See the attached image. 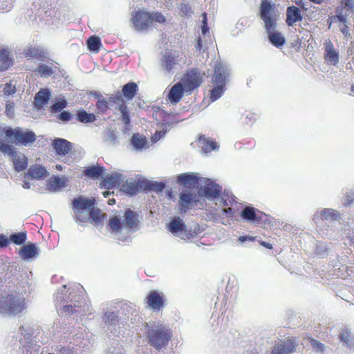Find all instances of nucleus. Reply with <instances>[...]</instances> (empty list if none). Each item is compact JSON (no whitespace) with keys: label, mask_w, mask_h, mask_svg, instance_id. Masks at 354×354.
Listing matches in <instances>:
<instances>
[{"label":"nucleus","mask_w":354,"mask_h":354,"mask_svg":"<svg viewBox=\"0 0 354 354\" xmlns=\"http://www.w3.org/2000/svg\"><path fill=\"white\" fill-rule=\"evenodd\" d=\"M133 97V82H129L123 86L122 92H117L115 95L109 96L106 100L100 102L102 106L109 109L118 110L122 113V121L125 124L123 133L121 137L122 142L124 144L129 142V145H133V132L129 127L130 117L127 110L126 101Z\"/></svg>","instance_id":"obj_1"},{"label":"nucleus","mask_w":354,"mask_h":354,"mask_svg":"<svg viewBox=\"0 0 354 354\" xmlns=\"http://www.w3.org/2000/svg\"><path fill=\"white\" fill-rule=\"evenodd\" d=\"M148 344L156 351L165 348L172 340L174 333L171 328L162 322L146 324Z\"/></svg>","instance_id":"obj_2"},{"label":"nucleus","mask_w":354,"mask_h":354,"mask_svg":"<svg viewBox=\"0 0 354 354\" xmlns=\"http://www.w3.org/2000/svg\"><path fill=\"white\" fill-rule=\"evenodd\" d=\"M63 290L61 292H57L55 295V300L57 302H66V304L64 305L61 309V313L66 315H72L76 313H81V306L80 304V296L84 292V288L80 284H73V287L71 286H69L68 290L70 292L68 295L66 294L65 290L66 289V286L64 285L62 286Z\"/></svg>","instance_id":"obj_3"},{"label":"nucleus","mask_w":354,"mask_h":354,"mask_svg":"<svg viewBox=\"0 0 354 354\" xmlns=\"http://www.w3.org/2000/svg\"><path fill=\"white\" fill-rule=\"evenodd\" d=\"M25 299L15 293L0 292V313L12 317L22 313L26 308Z\"/></svg>","instance_id":"obj_4"},{"label":"nucleus","mask_w":354,"mask_h":354,"mask_svg":"<svg viewBox=\"0 0 354 354\" xmlns=\"http://www.w3.org/2000/svg\"><path fill=\"white\" fill-rule=\"evenodd\" d=\"M109 227L112 232L116 234L129 236L133 228V211L129 209L122 214L111 216L109 221Z\"/></svg>","instance_id":"obj_5"},{"label":"nucleus","mask_w":354,"mask_h":354,"mask_svg":"<svg viewBox=\"0 0 354 354\" xmlns=\"http://www.w3.org/2000/svg\"><path fill=\"white\" fill-rule=\"evenodd\" d=\"M227 73L224 66L217 64L214 67V73L212 76L214 88L210 91L209 97L212 102L218 100L223 93L226 84Z\"/></svg>","instance_id":"obj_6"},{"label":"nucleus","mask_w":354,"mask_h":354,"mask_svg":"<svg viewBox=\"0 0 354 354\" xmlns=\"http://www.w3.org/2000/svg\"><path fill=\"white\" fill-rule=\"evenodd\" d=\"M165 21V16L160 12H148L138 11L134 15V26L140 30L148 28L154 22L163 24Z\"/></svg>","instance_id":"obj_7"},{"label":"nucleus","mask_w":354,"mask_h":354,"mask_svg":"<svg viewBox=\"0 0 354 354\" xmlns=\"http://www.w3.org/2000/svg\"><path fill=\"white\" fill-rule=\"evenodd\" d=\"M204 73H201L198 68L188 69L182 79L183 84L187 91H192L198 88L203 82Z\"/></svg>","instance_id":"obj_8"},{"label":"nucleus","mask_w":354,"mask_h":354,"mask_svg":"<svg viewBox=\"0 0 354 354\" xmlns=\"http://www.w3.org/2000/svg\"><path fill=\"white\" fill-rule=\"evenodd\" d=\"M273 6L268 0H263L260 7V17L265 23L267 32L274 30L276 27V19L273 16Z\"/></svg>","instance_id":"obj_9"},{"label":"nucleus","mask_w":354,"mask_h":354,"mask_svg":"<svg viewBox=\"0 0 354 354\" xmlns=\"http://www.w3.org/2000/svg\"><path fill=\"white\" fill-rule=\"evenodd\" d=\"M147 303L153 311L159 312L166 306V297L162 292L153 290L148 294Z\"/></svg>","instance_id":"obj_10"},{"label":"nucleus","mask_w":354,"mask_h":354,"mask_svg":"<svg viewBox=\"0 0 354 354\" xmlns=\"http://www.w3.org/2000/svg\"><path fill=\"white\" fill-rule=\"evenodd\" d=\"M102 322L104 324L106 330L109 333L116 335L117 326L119 323L118 314L114 311H105L102 317Z\"/></svg>","instance_id":"obj_11"},{"label":"nucleus","mask_w":354,"mask_h":354,"mask_svg":"<svg viewBox=\"0 0 354 354\" xmlns=\"http://www.w3.org/2000/svg\"><path fill=\"white\" fill-rule=\"evenodd\" d=\"M198 201L196 196L189 192H183L179 196V212L181 214H185L187 211L197 204Z\"/></svg>","instance_id":"obj_12"},{"label":"nucleus","mask_w":354,"mask_h":354,"mask_svg":"<svg viewBox=\"0 0 354 354\" xmlns=\"http://www.w3.org/2000/svg\"><path fill=\"white\" fill-rule=\"evenodd\" d=\"M241 217L246 221L257 223H261L268 220L267 214L261 212L256 213L255 209L251 207H247L243 209L241 212Z\"/></svg>","instance_id":"obj_13"},{"label":"nucleus","mask_w":354,"mask_h":354,"mask_svg":"<svg viewBox=\"0 0 354 354\" xmlns=\"http://www.w3.org/2000/svg\"><path fill=\"white\" fill-rule=\"evenodd\" d=\"M21 334L23 335V339H20L21 344L24 347H28V349L26 351V354H32V351H35L38 353L39 346L35 344L32 339V335L29 332V329L25 326H21L19 328Z\"/></svg>","instance_id":"obj_14"},{"label":"nucleus","mask_w":354,"mask_h":354,"mask_svg":"<svg viewBox=\"0 0 354 354\" xmlns=\"http://www.w3.org/2000/svg\"><path fill=\"white\" fill-rule=\"evenodd\" d=\"M179 54L176 51L168 50L162 56L161 59L162 66L167 71L170 72L178 64Z\"/></svg>","instance_id":"obj_15"},{"label":"nucleus","mask_w":354,"mask_h":354,"mask_svg":"<svg viewBox=\"0 0 354 354\" xmlns=\"http://www.w3.org/2000/svg\"><path fill=\"white\" fill-rule=\"evenodd\" d=\"M324 59L332 65L336 66L339 63V53L334 48L333 44L330 39L324 43Z\"/></svg>","instance_id":"obj_16"},{"label":"nucleus","mask_w":354,"mask_h":354,"mask_svg":"<svg viewBox=\"0 0 354 354\" xmlns=\"http://www.w3.org/2000/svg\"><path fill=\"white\" fill-rule=\"evenodd\" d=\"M297 344L291 339H286L277 344L272 351V354H288L294 352L296 349Z\"/></svg>","instance_id":"obj_17"},{"label":"nucleus","mask_w":354,"mask_h":354,"mask_svg":"<svg viewBox=\"0 0 354 354\" xmlns=\"http://www.w3.org/2000/svg\"><path fill=\"white\" fill-rule=\"evenodd\" d=\"M201 191L202 194L207 198L213 199L220 196L222 192V187L218 184L208 180L205 183Z\"/></svg>","instance_id":"obj_18"},{"label":"nucleus","mask_w":354,"mask_h":354,"mask_svg":"<svg viewBox=\"0 0 354 354\" xmlns=\"http://www.w3.org/2000/svg\"><path fill=\"white\" fill-rule=\"evenodd\" d=\"M102 181L100 183L102 187L111 189L116 185H119L122 181V175L118 173H104L102 176Z\"/></svg>","instance_id":"obj_19"},{"label":"nucleus","mask_w":354,"mask_h":354,"mask_svg":"<svg viewBox=\"0 0 354 354\" xmlns=\"http://www.w3.org/2000/svg\"><path fill=\"white\" fill-rule=\"evenodd\" d=\"M301 20L302 16L299 8L295 6L287 8L286 22L288 26H292L295 23Z\"/></svg>","instance_id":"obj_20"},{"label":"nucleus","mask_w":354,"mask_h":354,"mask_svg":"<svg viewBox=\"0 0 354 354\" xmlns=\"http://www.w3.org/2000/svg\"><path fill=\"white\" fill-rule=\"evenodd\" d=\"M27 175L32 179L41 180L48 176L49 172L43 165L36 164L29 167Z\"/></svg>","instance_id":"obj_21"},{"label":"nucleus","mask_w":354,"mask_h":354,"mask_svg":"<svg viewBox=\"0 0 354 354\" xmlns=\"http://www.w3.org/2000/svg\"><path fill=\"white\" fill-rule=\"evenodd\" d=\"M73 205L74 211H89L93 208L95 201L93 199L78 197L73 200Z\"/></svg>","instance_id":"obj_22"},{"label":"nucleus","mask_w":354,"mask_h":354,"mask_svg":"<svg viewBox=\"0 0 354 354\" xmlns=\"http://www.w3.org/2000/svg\"><path fill=\"white\" fill-rule=\"evenodd\" d=\"M184 87L182 83L178 82L171 88L168 99L172 104H176L181 100L185 91Z\"/></svg>","instance_id":"obj_23"},{"label":"nucleus","mask_w":354,"mask_h":354,"mask_svg":"<svg viewBox=\"0 0 354 354\" xmlns=\"http://www.w3.org/2000/svg\"><path fill=\"white\" fill-rule=\"evenodd\" d=\"M53 147L59 156H65L71 149V143L63 138H56L53 142Z\"/></svg>","instance_id":"obj_24"},{"label":"nucleus","mask_w":354,"mask_h":354,"mask_svg":"<svg viewBox=\"0 0 354 354\" xmlns=\"http://www.w3.org/2000/svg\"><path fill=\"white\" fill-rule=\"evenodd\" d=\"M66 186V179L65 177L54 176L48 180L46 189L50 192H57Z\"/></svg>","instance_id":"obj_25"},{"label":"nucleus","mask_w":354,"mask_h":354,"mask_svg":"<svg viewBox=\"0 0 354 354\" xmlns=\"http://www.w3.org/2000/svg\"><path fill=\"white\" fill-rule=\"evenodd\" d=\"M50 97V92L48 88H41L35 95L34 103L37 108L41 109L48 103Z\"/></svg>","instance_id":"obj_26"},{"label":"nucleus","mask_w":354,"mask_h":354,"mask_svg":"<svg viewBox=\"0 0 354 354\" xmlns=\"http://www.w3.org/2000/svg\"><path fill=\"white\" fill-rule=\"evenodd\" d=\"M19 255L23 259H30L38 256L37 248L33 243L24 245L19 250Z\"/></svg>","instance_id":"obj_27"},{"label":"nucleus","mask_w":354,"mask_h":354,"mask_svg":"<svg viewBox=\"0 0 354 354\" xmlns=\"http://www.w3.org/2000/svg\"><path fill=\"white\" fill-rule=\"evenodd\" d=\"M198 182L197 178L192 174H182L178 176V183L185 187H194Z\"/></svg>","instance_id":"obj_28"},{"label":"nucleus","mask_w":354,"mask_h":354,"mask_svg":"<svg viewBox=\"0 0 354 354\" xmlns=\"http://www.w3.org/2000/svg\"><path fill=\"white\" fill-rule=\"evenodd\" d=\"M185 228V224L180 217L174 218L168 225V230L173 234L183 232Z\"/></svg>","instance_id":"obj_29"},{"label":"nucleus","mask_w":354,"mask_h":354,"mask_svg":"<svg viewBox=\"0 0 354 354\" xmlns=\"http://www.w3.org/2000/svg\"><path fill=\"white\" fill-rule=\"evenodd\" d=\"M12 157L13 158L15 168L17 171H21L26 168L27 158L24 155L19 156L17 152L15 156Z\"/></svg>","instance_id":"obj_30"},{"label":"nucleus","mask_w":354,"mask_h":354,"mask_svg":"<svg viewBox=\"0 0 354 354\" xmlns=\"http://www.w3.org/2000/svg\"><path fill=\"white\" fill-rule=\"evenodd\" d=\"M104 167L98 166H92L86 168L84 171V174L86 176L91 178H96L103 176Z\"/></svg>","instance_id":"obj_31"},{"label":"nucleus","mask_w":354,"mask_h":354,"mask_svg":"<svg viewBox=\"0 0 354 354\" xmlns=\"http://www.w3.org/2000/svg\"><path fill=\"white\" fill-rule=\"evenodd\" d=\"M272 31L268 32L270 41L277 48L282 46L285 44V38L280 32Z\"/></svg>","instance_id":"obj_32"},{"label":"nucleus","mask_w":354,"mask_h":354,"mask_svg":"<svg viewBox=\"0 0 354 354\" xmlns=\"http://www.w3.org/2000/svg\"><path fill=\"white\" fill-rule=\"evenodd\" d=\"M149 147V144L146 137L134 134V149L142 151L148 149Z\"/></svg>","instance_id":"obj_33"},{"label":"nucleus","mask_w":354,"mask_h":354,"mask_svg":"<svg viewBox=\"0 0 354 354\" xmlns=\"http://www.w3.org/2000/svg\"><path fill=\"white\" fill-rule=\"evenodd\" d=\"M76 115L77 120L82 123H90L96 120L95 115L93 113H87L83 109L78 111Z\"/></svg>","instance_id":"obj_34"},{"label":"nucleus","mask_w":354,"mask_h":354,"mask_svg":"<svg viewBox=\"0 0 354 354\" xmlns=\"http://www.w3.org/2000/svg\"><path fill=\"white\" fill-rule=\"evenodd\" d=\"M151 181L145 178H137L134 180V194L136 191H149Z\"/></svg>","instance_id":"obj_35"},{"label":"nucleus","mask_w":354,"mask_h":354,"mask_svg":"<svg viewBox=\"0 0 354 354\" xmlns=\"http://www.w3.org/2000/svg\"><path fill=\"white\" fill-rule=\"evenodd\" d=\"M103 139L104 142L111 145H116L118 142V137L114 130L108 129L103 133Z\"/></svg>","instance_id":"obj_36"},{"label":"nucleus","mask_w":354,"mask_h":354,"mask_svg":"<svg viewBox=\"0 0 354 354\" xmlns=\"http://www.w3.org/2000/svg\"><path fill=\"white\" fill-rule=\"evenodd\" d=\"M74 218L80 223H84L90 221L89 211H74Z\"/></svg>","instance_id":"obj_37"},{"label":"nucleus","mask_w":354,"mask_h":354,"mask_svg":"<svg viewBox=\"0 0 354 354\" xmlns=\"http://www.w3.org/2000/svg\"><path fill=\"white\" fill-rule=\"evenodd\" d=\"M88 48L92 51L97 52L101 45L100 39L96 36L89 37L86 41Z\"/></svg>","instance_id":"obj_38"},{"label":"nucleus","mask_w":354,"mask_h":354,"mask_svg":"<svg viewBox=\"0 0 354 354\" xmlns=\"http://www.w3.org/2000/svg\"><path fill=\"white\" fill-rule=\"evenodd\" d=\"M89 216L91 223L96 225L101 224V218L103 214H101L100 209L93 208L89 210Z\"/></svg>","instance_id":"obj_39"},{"label":"nucleus","mask_w":354,"mask_h":354,"mask_svg":"<svg viewBox=\"0 0 354 354\" xmlns=\"http://www.w3.org/2000/svg\"><path fill=\"white\" fill-rule=\"evenodd\" d=\"M321 215L326 220H337L340 218L339 212L331 209H324L322 211Z\"/></svg>","instance_id":"obj_40"},{"label":"nucleus","mask_w":354,"mask_h":354,"mask_svg":"<svg viewBox=\"0 0 354 354\" xmlns=\"http://www.w3.org/2000/svg\"><path fill=\"white\" fill-rule=\"evenodd\" d=\"M24 55L26 58L38 57L41 55V51L37 47L28 46L24 49Z\"/></svg>","instance_id":"obj_41"},{"label":"nucleus","mask_w":354,"mask_h":354,"mask_svg":"<svg viewBox=\"0 0 354 354\" xmlns=\"http://www.w3.org/2000/svg\"><path fill=\"white\" fill-rule=\"evenodd\" d=\"M26 232H19L12 234L10 236V241L17 245H21L26 241Z\"/></svg>","instance_id":"obj_42"},{"label":"nucleus","mask_w":354,"mask_h":354,"mask_svg":"<svg viewBox=\"0 0 354 354\" xmlns=\"http://www.w3.org/2000/svg\"><path fill=\"white\" fill-rule=\"evenodd\" d=\"M67 105V102L64 98H60L57 100L51 106L50 111L52 113H57L61 111Z\"/></svg>","instance_id":"obj_43"},{"label":"nucleus","mask_w":354,"mask_h":354,"mask_svg":"<svg viewBox=\"0 0 354 354\" xmlns=\"http://www.w3.org/2000/svg\"><path fill=\"white\" fill-rule=\"evenodd\" d=\"M200 140H202V138H200ZM203 145L202 147L205 153L210 152L217 147V144L215 141L207 140L204 137L203 138Z\"/></svg>","instance_id":"obj_44"},{"label":"nucleus","mask_w":354,"mask_h":354,"mask_svg":"<svg viewBox=\"0 0 354 354\" xmlns=\"http://www.w3.org/2000/svg\"><path fill=\"white\" fill-rule=\"evenodd\" d=\"M37 71L42 77H48L53 73V68L46 64H40L37 68Z\"/></svg>","instance_id":"obj_45"},{"label":"nucleus","mask_w":354,"mask_h":354,"mask_svg":"<svg viewBox=\"0 0 354 354\" xmlns=\"http://www.w3.org/2000/svg\"><path fill=\"white\" fill-rule=\"evenodd\" d=\"M0 62L3 63V66H1L3 70L6 69L10 64L11 61L6 50H0Z\"/></svg>","instance_id":"obj_46"},{"label":"nucleus","mask_w":354,"mask_h":354,"mask_svg":"<svg viewBox=\"0 0 354 354\" xmlns=\"http://www.w3.org/2000/svg\"><path fill=\"white\" fill-rule=\"evenodd\" d=\"M223 214L229 218L236 220L237 211L233 207L224 208L222 209Z\"/></svg>","instance_id":"obj_47"},{"label":"nucleus","mask_w":354,"mask_h":354,"mask_svg":"<svg viewBox=\"0 0 354 354\" xmlns=\"http://www.w3.org/2000/svg\"><path fill=\"white\" fill-rule=\"evenodd\" d=\"M1 151L10 156H15V154L17 153V151L15 150L12 145H10L4 142L1 149Z\"/></svg>","instance_id":"obj_48"},{"label":"nucleus","mask_w":354,"mask_h":354,"mask_svg":"<svg viewBox=\"0 0 354 354\" xmlns=\"http://www.w3.org/2000/svg\"><path fill=\"white\" fill-rule=\"evenodd\" d=\"M165 187V185L162 182H151L149 191H155L156 192H162Z\"/></svg>","instance_id":"obj_49"},{"label":"nucleus","mask_w":354,"mask_h":354,"mask_svg":"<svg viewBox=\"0 0 354 354\" xmlns=\"http://www.w3.org/2000/svg\"><path fill=\"white\" fill-rule=\"evenodd\" d=\"M106 354H123L122 348L118 344L116 346H111L109 347Z\"/></svg>","instance_id":"obj_50"},{"label":"nucleus","mask_w":354,"mask_h":354,"mask_svg":"<svg viewBox=\"0 0 354 354\" xmlns=\"http://www.w3.org/2000/svg\"><path fill=\"white\" fill-rule=\"evenodd\" d=\"M179 9L185 16H189L192 13V9L189 4L182 3L179 6Z\"/></svg>","instance_id":"obj_51"},{"label":"nucleus","mask_w":354,"mask_h":354,"mask_svg":"<svg viewBox=\"0 0 354 354\" xmlns=\"http://www.w3.org/2000/svg\"><path fill=\"white\" fill-rule=\"evenodd\" d=\"M257 118V115L251 111L246 112L245 114V123L252 124Z\"/></svg>","instance_id":"obj_52"},{"label":"nucleus","mask_w":354,"mask_h":354,"mask_svg":"<svg viewBox=\"0 0 354 354\" xmlns=\"http://www.w3.org/2000/svg\"><path fill=\"white\" fill-rule=\"evenodd\" d=\"M310 342L312 344L313 348H315L317 351L320 352L324 351V345L322 343L313 338L310 339Z\"/></svg>","instance_id":"obj_53"},{"label":"nucleus","mask_w":354,"mask_h":354,"mask_svg":"<svg viewBox=\"0 0 354 354\" xmlns=\"http://www.w3.org/2000/svg\"><path fill=\"white\" fill-rule=\"evenodd\" d=\"M222 202H223V205L225 207H234V205H236V202L235 201V200L233 198H230V197H227V198H225L223 197Z\"/></svg>","instance_id":"obj_54"},{"label":"nucleus","mask_w":354,"mask_h":354,"mask_svg":"<svg viewBox=\"0 0 354 354\" xmlns=\"http://www.w3.org/2000/svg\"><path fill=\"white\" fill-rule=\"evenodd\" d=\"M72 118L71 113L68 111H64L59 113L58 115L59 120L62 122H68L71 120Z\"/></svg>","instance_id":"obj_55"},{"label":"nucleus","mask_w":354,"mask_h":354,"mask_svg":"<svg viewBox=\"0 0 354 354\" xmlns=\"http://www.w3.org/2000/svg\"><path fill=\"white\" fill-rule=\"evenodd\" d=\"M341 340L348 345L351 342V337L350 334L347 331H344L342 333Z\"/></svg>","instance_id":"obj_56"},{"label":"nucleus","mask_w":354,"mask_h":354,"mask_svg":"<svg viewBox=\"0 0 354 354\" xmlns=\"http://www.w3.org/2000/svg\"><path fill=\"white\" fill-rule=\"evenodd\" d=\"M11 5L10 0H0V9L1 10H10Z\"/></svg>","instance_id":"obj_57"},{"label":"nucleus","mask_w":354,"mask_h":354,"mask_svg":"<svg viewBox=\"0 0 354 354\" xmlns=\"http://www.w3.org/2000/svg\"><path fill=\"white\" fill-rule=\"evenodd\" d=\"M207 31H208V27H207V14L205 12H204L203 14L202 32L203 34H205Z\"/></svg>","instance_id":"obj_58"},{"label":"nucleus","mask_w":354,"mask_h":354,"mask_svg":"<svg viewBox=\"0 0 354 354\" xmlns=\"http://www.w3.org/2000/svg\"><path fill=\"white\" fill-rule=\"evenodd\" d=\"M9 240H10V239H8L6 235L1 234H0V248H3V247L7 246L9 243Z\"/></svg>","instance_id":"obj_59"},{"label":"nucleus","mask_w":354,"mask_h":354,"mask_svg":"<svg viewBox=\"0 0 354 354\" xmlns=\"http://www.w3.org/2000/svg\"><path fill=\"white\" fill-rule=\"evenodd\" d=\"M165 132V131H156L155 134L151 137V140L153 142H156L159 140L162 137L164 136Z\"/></svg>","instance_id":"obj_60"},{"label":"nucleus","mask_w":354,"mask_h":354,"mask_svg":"<svg viewBox=\"0 0 354 354\" xmlns=\"http://www.w3.org/2000/svg\"><path fill=\"white\" fill-rule=\"evenodd\" d=\"M342 5L348 10L352 9L354 6V0H344Z\"/></svg>","instance_id":"obj_61"},{"label":"nucleus","mask_w":354,"mask_h":354,"mask_svg":"<svg viewBox=\"0 0 354 354\" xmlns=\"http://www.w3.org/2000/svg\"><path fill=\"white\" fill-rule=\"evenodd\" d=\"M4 93L6 95H10L12 93H14L15 92V88L12 87L9 84H6V86L3 88Z\"/></svg>","instance_id":"obj_62"},{"label":"nucleus","mask_w":354,"mask_h":354,"mask_svg":"<svg viewBox=\"0 0 354 354\" xmlns=\"http://www.w3.org/2000/svg\"><path fill=\"white\" fill-rule=\"evenodd\" d=\"M259 244L268 249L272 250L273 248L272 245L270 243L263 241H258Z\"/></svg>","instance_id":"obj_63"},{"label":"nucleus","mask_w":354,"mask_h":354,"mask_svg":"<svg viewBox=\"0 0 354 354\" xmlns=\"http://www.w3.org/2000/svg\"><path fill=\"white\" fill-rule=\"evenodd\" d=\"M59 353H60V354H70L71 351L69 349H66V348L62 347L59 349Z\"/></svg>","instance_id":"obj_64"}]
</instances>
